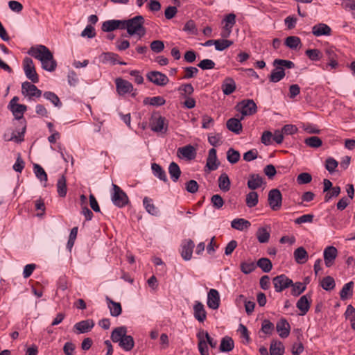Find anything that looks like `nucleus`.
Segmentation results:
<instances>
[{
    "label": "nucleus",
    "instance_id": "6e6552de",
    "mask_svg": "<svg viewBox=\"0 0 355 355\" xmlns=\"http://www.w3.org/2000/svg\"><path fill=\"white\" fill-rule=\"evenodd\" d=\"M272 283L276 292H282L293 285V281L285 275L275 277L272 279Z\"/></svg>",
    "mask_w": 355,
    "mask_h": 355
},
{
    "label": "nucleus",
    "instance_id": "3c124183",
    "mask_svg": "<svg viewBox=\"0 0 355 355\" xmlns=\"http://www.w3.org/2000/svg\"><path fill=\"white\" fill-rule=\"evenodd\" d=\"M44 97L51 101L55 106L61 107L62 103L59 97L52 92H45L43 94Z\"/></svg>",
    "mask_w": 355,
    "mask_h": 355
},
{
    "label": "nucleus",
    "instance_id": "680f3d73",
    "mask_svg": "<svg viewBox=\"0 0 355 355\" xmlns=\"http://www.w3.org/2000/svg\"><path fill=\"white\" fill-rule=\"evenodd\" d=\"M338 165V162L332 157H329L325 161V168L330 173L335 172Z\"/></svg>",
    "mask_w": 355,
    "mask_h": 355
},
{
    "label": "nucleus",
    "instance_id": "6ab92c4d",
    "mask_svg": "<svg viewBox=\"0 0 355 355\" xmlns=\"http://www.w3.org/2000/svg\"><path fill=\"white\" fill-rule=\"evenodd\" d=\"M195 244L191 239L185 240L182 245L181 256L185 261H189L192 257Z\"/></svg>",
    "mask_w": 355,
    "mask_h": 355
},
{
    "label": "nucleus",
    "instance_id": "2f4dec72",
    "mask_svg": "<svg viewBox=\"0 0 355 355\" xmlns=\"http://www.w3.org/2000/svg\"><path fill=\"white\" fill-rule=\"evenodd\" d=\"M231 182L227 173H222L218 178V187L224 192L230 189Z\"/></svg>",
    "mask_w": 355,
    "mask_h": 355
},
{
    "label": "nucleus",
    "instance_id": "0eeeda50",
    "mask_svg": "<svg viewBox=\"0 0 355 355\" xmlns=\"http://www.w3.org/2000/svg\"><path fill=\"white\" fill-rule=\"evenodd\" d=\"M268 202L273 211L279 210L282 205V195L278 189H272L268 192Z\"/></svg>",
    "mask_w": 355,
    "mask_h": 355
},
{
    "label": "nucleus",
    "instance_id": "a878e982",
    "mask_svg": "<svg viewBox=\"0 0 355 355\" xmlns=\"http://www.w3.org/2000/svg\"><path fill=\"white\" fill-rule=\"evenodd\" d=\"M270 355H283L285 347L283 343L277 340H272L270 345Z\"/></svg>",
    "mask_w": 355,
    "mask_h": 355
},
{
    "label": "nucleus",
    "instance_id": "603ef678",
    "mask_svg": "<svg viewBox=\"0 0 355 355\" xmlns=\"http://www.w3.org/2000/svg\"><path fill=\"white\" fill-rule=\"evenodd\" d=\"M305 54L312 61L320 60L322 57V52L317 49H307Z\"/></svg>",
    "mask_w": 355,
    "mask_h": 355
},
{
    "label": "nucleus",
    "instance_id": "c85d7f7f",
    "mask_svg": "<svg viewBox=\"0 0 355 355\" xmlns=\"http://www.w3.org/2000/svg\"><path fill=\"white\" fill-rule=\"evenodd\" d=\"M234 347L233 339L230 336H225L221 340L219 349L222 352H229L234 349Z\"/></svg>",
    "mask_w": 355,
    "mask_h": 355
},
{
    "label": "nucleus",
    "instance_id": "4d7b16f0",
    "mask_svg": "<svg viewBox=\"0 0 355 355\" xmlns=\"http://www.w3.org/2000/svg\"><path fill=\"white\" fill-rule=\"evenodd\" d=\"M152 202H153L152 199H150L148 197H145L143 200V203H144V205L146 211L150 214L156 215L157 213V208L155 207V205H153V203Z\"/></svg>",
    "mask_w": 355,
    "mask_h": 355
},
{
    "label": "nucleus",
    "instance_id": "4c0bfd02",
    "mask_svg": "<svg viewBox=\"0 0 355 355\" xmlns=\"http://www.w3.org/2000/svg\"><path fill=\"white\" fill-rule=\"evenodd\" d=\"M151 168L155 176L158 178L159 180L164 181V182H168V178L166 172L159 164L153 163L151 165Z\"/></svg>",
    "mask_w": 355,
    "mask_h": 355
},
{
    "label": "nucleus",
    "instance_id": "5701e85b",
    "mask_svg": "<svg viewBox=\"0 0 355 355\" xmlns=\"http://www.w3.org/2000/svg\"><path fill=\"white\" fill-rule=\"evenodd\" d=\"M331 33V28L323 23L318 24L312 27V33L317 37L322 35H330Z\"/></svg>",
    "mask_w": 355,
    "mask_h": 355
},
{
    "label": "nucleus",
    "instance_id": "37998d69",
    "mask_svg": "<svg viewBox=\"0 0 355 355\" xmlns=\"http://www.w3.org/2000/svg\"><path fill=\"white\" fill-rule=\"evenodd\" d=\"M119 20H107L103 23L102 31L104 32H111L119 28Z\"/></svg>",
    "mask_w": 355,
    "mask_h": 355
},
{
    "label": "nucleus",
    "instance_id": "bf43d9fd",
    "mask_svg": "<svg viewBox=\"0 0 355 355\" xmlns=\"http://www.w3.org/2000/svg\"><path fill=\"white\" fill-rule=\"evenodd\" d=\"M312 180V176L310 173L304 172L300 173L297 177V182L298 184H309Z\"/></svg>",
    "mask_w": 355,
    "mask_h": 355
},
{
    "label": "nucleus",
    "instance_id": "a18cd8bd",
    "mask_svg": "<svg viewBox=\"0 0 355 355\" xmlns=\"http://www.w3.org/2000/svg\"><path fill=\"white\" fill-rule=\"evenodd\" d=\"M285 45L291 49H296L302 44L301 40L297 36H288L286 38Z\"/></svg>",
    "mask_w": 355,
    "mask_h": 355
},
{
    "label": "nucleus",
    "instance_id": "c9c22d12",
    "mask_svg": "<svg viewBox=\"0 0 355 355\" xmlns=\"http://www.w3.org/2000/svg\"><path fill=\"white\" fill-rule=\"evenodd\" d=\"M57 191L60 197L63 198L67 195V179L64 175H62L57 182Z\"/></svg>",
    "mask_w": 355,
    "mask_h": 355
},
{
    "label": "nucleus",
    "instance_id": "4be33fe9",
    "mask_svg": "<svg viewBox=\"0 0 355 355\" xmlns=\"http://www.w3.org/2000/svg\"><path fill=\"white\" fill-rule=\"evenodd\" d=\"M219 164L220 162L217 160L216 150L215 148H211L207 159L206 167H207L209 171H215L218 168Z\"/></svg>",
    "mask_w": 355,
    "mask_h": 355
},
{
    "label": "nucleus",
    "instance_id": "a211bd4d",
    "mask_svg": "<svg viewBox=\"0 0 355 355\" xmlns=\"http://www.w3.org/2000/svg\"><path fill=\"white\" fill-rule=\"evenodd\" d=\"M220 305V295L217 290L211 288L207 294V306L214 310L217 309Z\"/></svg>",
    "mask_w": 355,
    "mask_h": 355
},
{
    "label": "nucleus",
    "instance_id": "f3484780",
    "mask_svg": "<svg viewBox=\"0 0 355 355\" xmlns=\"http://www.w3.org/2000/svg\"><path fill=\"white\" fill-rule=\"evenodd\" d=\"M177 155L178 157H183L188 160H192L195 159L196 156V150L193 146L187 145L178 149Z\"/></svg>",
    "mask_w": 355,
    "mask_h": 355
},
{
    "label": "nucleus",
    "instance_id": "423d86ee",
    "mask_svg": "<svg viewBox=\"0 0 355 355\" xmlns=\"http://www.w3.org/2000/svg\"><path fill=\"white\" fill-rule=\"evenodd\" d=\"M23 67L27 78L33 83H37L39 82V76L36 72L33 61L31 58L26 57L24 59Z\"/></svg>",
    "mask_w": 355,
    "mask_h": 355
},
{
    "label": "nucleus",
    "instance_id": "de8ad7c7",
    "mask_svg": "<svg viewBox=\"0 0 355 355\" xmlns=\"http://www.w3.org/2000/svg\"><path fill=\"white\" fill-rule=\"evenodd\" d=\"M10 110L17 119L23 118L24 113L26 111L27 107L23 104H15Z\"/></svg>",
    "mask_w": 355,
    "mask_h": 355
},
{
    "label": "nucleus",
    "instance_id": "72a5a7b5",
    "mask_svg": "<svg viewBox=\"0 0 355 355\" xmlns=\"http://www.w3.org/2000/svg\"><path fill=\"white\" fill-rule=\"evenodd\" d=\"M325 53L329 60L328 66L331 67V69H336L338 66V63L337 62V54L335 52V50L332 48H329L325 50Z\"/></svg>",
    "mask_w": 355,
    "mask_h": 355
},
{
    "label": "nucleus",
    "instance_id": "b1692460",
    "mask_svg": "<svg viewBox=\"0 0 355 355\" xmlns=\"http://www.w3.org/2000/svg\"><path fill=\"white\" fill-rule=\"evenodd\" d=\"M236 83L232 78L227 77L223 80L221 89L225 95H230L236 90Z\"/></svg>",
    "mask_w": 355,
    "mask_h": 355
},
{
    "label": "nucleus",
    "instance_id": "7c9ffc66",
    "mask_svg": "<svg viewBox=\"0 0 355 355\" xmlns=\"http://www.w3.org/2000/svg\"><path fill=\"white\" fill-rule=\"evenodd\" d=\"M226 24L224 28L227 30V33H221V36L224 38L229 37L231 33V28L236 23V15L234 13H230L226 15L225 19Z\"/></svg>",
    "mask_w": 355,
    "mask_h": 355
},
{
    "label": "nucleus",
    "instance_id": "774afa93",
    "mask_svg": "<svg viewBox=\"0 0 355 355\" xmlns=\"http://www.w3.org/2000/svg\"><path fill=\"white\" fill-rule=\"evenodd\" d=\"M274 324L268 320H264L261 325V331L266 334L270 335L274 330Z\"/></svg>",
    "mask_w": 355,
    "mask_h": 355
},
{
    "label": "nucleus",
    "instance_id": "49530a36",
    "mask_svg": "<svg viewBox=\"0 0 355 355\" xmlns=\"http://www.w3.org/2000/svg\"><path fill=\"white\" fill-rule=\"evenodd\" d=\"M257 266L264 272H269L272 268V262L268 258L259 259L257 262Z\"/></svg>",
    "mask_w": 355,
    "mask_h": 355
},
{
    "label": "nucleus",
    "instance_id": "a19ab883",
    "mask_svg": "<svg viewBox=\"0 0 355 355\" xmlns=\"http://www.w3.org/2000/svg\"><path fill=\"white\" fill-rule=\"evenodd\" d=\"M256 236L259 243H267L269 241L270 236V231L267 227H260L257 230Z\"/></svg>",
    "mask_w": 355,
    "mask_h": 355
},
{
    "label": "nucleus",
    "instance_id": "864d4df0",
    "mask_svg": "<svg viewBox=\"0 0 355 355\" xmlns=\"http://www.w3.org/2000/svg\"><path fill=\"white\" fill-rule=\"evenodd\" d=\"M304 143L309 147L311 148H319L322 144L321 139L316 136H312L306 138L304 140Z\"/></svg>",
    "mask_w": 355,
    "mask_h": 355
},
{
    "label": "nucleus",
    "instance_id": "79ce46f5",
    "mask_svg": "<svg viewBox=\"0 0 355 355\" xmlns=\"http://www.w3.org/2000/svg\"><path fill=\"white\" fill-rule=\"evenodd\" d=\"M231 226L234 229L242 231L248 228L250 226V223L243 218H236L232 221Z\"/></svg>",
    "mask_w": 355,
    "mask_h": 355
},
{
    "label": "nucleus",
    "instance_id": "09e8293b",
    "mask_svg": "<svg viewBox=\"0 0 355 355\" xmlns=\"http://www.w3.org/2000/svg\"><path fill=\"white\" fill-rule=\"evenodd\" d=\"M320 286L327 291H331L336 286L334 279L331 276H327L321 281Z\"/></svg>",
    "mask_w": 355,
    "mask_h": 355
},
{
    "label": "nucleus",
    "instance_id": "dca6fc26",
    "mask_svg": "<svg viewBox=\"0 0 355 355\" xmlns=\"http://www.w3.org/2000/svg\"><path fill=\"white\" fill-rule=\"evenodd\" d=\"M338 256V250L334 246H328L324 250V261L328 268L332 266Z\"/></svg>",
    "mask_w": 355,
    "mask_h": 355
},
{
    "label": "nucleus",
    "instance_id": "aec40b11",
    "mask_svg": "<svg viewBox=\"0 0 355 355\" xmlns=\"http://www.w3.org/2000/svg\"><path fill=\"white\" fill-rule=\"evenodd\" d=\"M276 329L281 338H286L289 336L291 326L285 318H281L276 324Z\"/></svg>",
    "mask_w": 355,
    "mask_h": 355
},
{
    "label": "nucleus",
    "instance_id": "13d9d810",
    "mask_svg": "<svg viewBox=\"0 0 355 355\" xmlns=\"http://www.w3.org/2000/svg\"><path fill=\"white\" fill-rule=\"evenodd\" d=\"M33 168L35 175L38 179H40L41 181H47V174L40 165L35 164Z\"/></svg>",
    "mask_w": 355,
    "mask_h": 355
},
{
    "label": "nucleus",
    "instance_id": "2eb2a0df",
    "mask_svg": "<svg viewBox=\"0 0 355 355\" xmlns=\"http://www.w3.org/2000/svg\"><path fill=\"white\" fill-rule=\"evenodd\" d=\"M265 184L266 182L263 178L259 174L252 173L249 175L247 185L250 190L254 191V190L261 187V186Z\"/></svg>",
    "mask_w": 355,
    "mask_h": 355
},
{
    "label": "nucleus",
    "instance_id": "0e129e2a",
    "mask_svg": "<svg viewBox=\"0 0 355 355\" xmlns=\"http://www.w3.org/2000/svg\"><path fill=\"white\" fill-rule=\"evenodd\" d=\"M215 62L209 59H204L198 64V67L202 70L212 69L215 67Z\"/></svg>",
    "mask_w": 355,
    "mask_h": 355
},
{
    "label": "nucleus",
    "instance_id": "7ed1b4c3",
    "mask_svg": "<svg viewBox=\"0 0 355 355\" xmlns=\"http://www.w3.org/2000/svg\"><path fill=\"white\" fill-rule=\"evenodd\" d=\"M144 18L141 15H137L128 19L126 25L128 35H137L139 38L144 37L146 33V28L144 26Z\"/></svg>",
    "mask_w": 355,
    "mask_h": 355
},
{
    "label": "nucleus",
    "instance_id": "8fccbe9b",
    "mask_svg": "<svg viewBox=\"0 0 355 355\" xmlns=\"http://www.w3.org/2000/svg\"><path fill=\"white\" fill-rule=\"evenodd\" d=\"M178 91L180 92V95L182 98H186V96H190L194 92L193 87L190 83H186L181 85Z\"/></svg>",
    "mask_w": 355,
    "mask_h": 355
},
{
    "label": "nucleus",
    "instance_id": "20e7f679",
    "mask_svg": "<svg viewBox=\"0 0 355 355\" xmlns=\"http://www.w3.org/2000/svg\"><path fill=\"white\" fill-rule=\"evenodd\" d=\"M112 191L111 199L114 205L123 207L129 203L127 194L118 185L112 184Z\"/></svg>",
    "mask_w": 355,
    "mask_h": 355
},
{
    "label": "nucleus",
    "instance_id": "cd10ccee",
    "mask_svg": "<svg viewBox=\"0 0 355 355\" xmlns=\"http://www.w3.org/2000/svg\"><path fill=\"white\" fill-rule=\"evenodd\" d=\"M106 301L108 304V307L110 311V314L113 317H118L121 314L122 308L119 302H116L109 297H106Z\"/></svg>",
    "mask_w": 355,
    "mask_h": 355
},
{
    "label": "nucleus",
    "instance_id": "4468645a",
    "mask_svg": "<svg viewBox=\"0 0 355 355\" xmlns=\"http://www.w3.org/2000/svg\"><path fill=\"white\" fill-rule=\"evenodd\" d=\"M116 91L119 95H124L133 91V86L131 83L121 78L115 80Z\"/></svg>",
    "mask_w": 355,
    "mask_h": 355
},
{
    "label": "nucleus",
    "instance_id": "e433bc0d",
    "mask_svg": "<svg viewBox=\"0 0 355 355\" xmlns=\"http://www.w3.org/2000/svg\"><path fill=\"white\" fill-rule=\"evenodd\" d=\"M353 282L345 284L340 292V297L341 300H345L351 297L353 295Z\"/></svg>",
    "mask_w": 355,
    "mask_h": 355
},
{
    "label": "nucleus",
    "instance_id": "9d476101",
    "mask_svg": "<svg viewBox=\"0 0 355 355\" xmlns=\"http://www.w3.org/2000/svg\"><path fill=\"white\" fill-rule=\"evenodd\" d=\"M94 325L95 323L92 319L81 320L74 324L73 330L76 334H85L90 331Z\"/></svg>",
    "mask_w": 355,
    "mask_h": 355
},
{
    "label": "nucleus",
    "instance_id": "473e14b6",
    "mask_svg": "<svg viewBox=\"0 0 355 355\" xmlns=\"http://www.w3.org/2000/svg\"><path fill=\"white\" fill-rule=\"evenodd\" d=\"M127 333L125 327H119L115 328L111 334V339L114 343H119Z\"/></svg>",
    "mask_w": 355,
    "mask_h": 355
},
{
    "label": "nucleus",
    "instance_id": "ddd939ff",
    "mask_svg": "<svg viewBox=\"0 0 355 355\" xmlns=\"http://www.w3.org/2000/svg\"><path fill=\"white\" fill-rule=\"evenodd\" d=\"M311 304V294L300 297L296 304L297 308L300 311V315H304L309 311Z\"/></svg>",
    "mask_w": 355,
    "mask_h": 355
},
{
    "label": "nucleus",
    "instance_id": "ea45409f",
    "mask_svg": "<svg viewBox=\"0 0 355 355\" xmlns=\"http://www.w3.org/2000/svg\"><path fill=\"white\" fill-rule=\"evenodd\" d=\"M166 100L160 96L154 97H146L144 99L143 103L144 105H150L153 106H161L164 105Z\"/></svg>",
    "mask_w": 355,
    "mask_h": 355
},
{
    "label": "nucleus",
    "instance_id": "393cba45",
    "mask_svg": "<svg viewBox=\"0 0 355 355\" xmlns=\"http://www.w3.org/2000/svg\"><path fill=\"white\" fill-rule=\"evenodd\" d=\"M243 119V117H241V119L236 118L228 119L226 123L227 129L235 134H239L242 131L241 120Z\"/></svg>",
    "mask_w": 355,
    "mask_h": 355
},
{
    "label": "nucleus",
    "instance_id": "6e6d98bb",
    "mask_svg": "<svg viewBox=\"0 0 355 355\" xmlns=\"http://www.w3.org/2000/svg\"><path fill=\"white\" fill-rule=\"evenodd\" d=\"M291 286L292 287L291 294L293 296H299L306 288L305 284H303V283L302 282H296L295 284L293 283V285H291Z\"/></svg>",
    "mask_w": 355,
    "mask_h": 355
},
{
    "label": "nucleus",
    "instance_id": "338daca9",
    "mask_svg": "<svg viewBox=\"0 0 355 355\" xmlns=\"http://www.w3.org/2000/svg\"><path fill=\"white\" fill-rule=\"evenodd\" d=\"M150 47L155 53H160L164 49V44L161 40H154L150 43Z\"/></svg>",
    "mask_w": 355,
    "mask_h": 355
},
{
    "label": "nucleus",
    "instance_id": "1a4fd4ad",
    "mask_svg": "<svg viewBox=\"0 0 355 355\" xmlns=\"http://www.w3.org/2000/svg\"><path fill=\"white\" fill-rule=\"evenodd\" d=\"M148 80L158 86H164L169 82L168 78L159 71H152L147 74Z\"/></svg>",
    "mask_w": 355,
    "mask_h": 355
},
{
    "label": "nucleus",
    "instance_id": "c756f323",
    "mask_svg": "<svg viewBox=\"0 0 355 355\" xmlns=\"http://www.w3.org/2000/svg\"><path fill=\"white\" fill-rule=\"evenodd\" d=\"M168 173L173 182H176L181 175V170L177 163L172 162L168 166Z\"/></svg>",
    "mask_w": 355,
    "mask_h": 355
},
{
    "label": "nucleus",
    "instance_id": "bb28decb",
    "mask_svg": "<svg viewBox=\"0 0 355 355\" xmlns=\"http://www.w3.org/2000/svg\"><path fill=\"white\" fill-rule=\"evenodd\" d=\"M293 256L295 261L299 264H302L308 260V253L304 247H299L295 250Z\"/></svg>",
    "mask_w": 355,
    "mask_h": 355
},
{
    "label": "nucleus",
    "instance_id": "f704fd0d",
    "mask_svg": "<svg viewBox=\"0 0 355 355\" xmlns=\"http://www.w3.org/2000/svg\"><path fill=\"white\" fill-rule=\"evenodd\" d=\"M103 62H110L112 64H119L121 65H125L126 63L125 62L119 60V55L112 52L103 53L102 54Z\"/></svg>",
    "mask_w": 355,
    "mask_h": 355
},
{
    "label": "nucleus",
    "instance_id": "58836bf2",
    "mask_svg": "<svg viewBox=\"0 0 355 355\" xmlns=\"http://www.w3.org/2000/svg\"><path fill=\"white\" fill-rule=\"evenodd\" d=\"M119 344L124 350L130 351L134 347L135 342L132 336L125 334Z\"/></svg>",
    "mask_w": 355,
    "mask_h": 355
},
{
    "label": "nucleus",
    "instance_id": "39448f33",
    "mask_svg": "<svg viewBox=\"0 0 355 355\" xmlns=\"http://www.w3.org/2000/svg\"><path fill=\"white\" fill-rule=\"evenodd\" d=\"M236 108L243 116L252 115L257 111V105L252 99H244L241 101L236 105Z\"/></svg>",
    "mask_w": 355,
    "mask_h": 355
},
{
    "label": "nucleus",
    "instance_id": "e2e57ef3",
    "mask_svg": "<svg viewBox=\"0 0 355 355\" xmlns=\"http://www.w3.org/2000/svg\"><path fill=\"white\" fill-rule=\"evenodd\" d=\"M240 268L244 274L248 275L256 269V265L254 262H242Z\"/></svg>",
    "mask_w": 355,
    "mask_h": 355
},
{
    "label": "nucleus",
    "instance_id": "f03ea898",
    "mask_svg": "<svg viewBox=\"0 0 355 355\" xmlns=\"http://www.w3.org/2000/svg\"><path fill=\"white\" fill-rule=\"evenodd\" d=\"M196 336L198 340V348L200 355H209L208 345L211 348L216 347L217 341L211 338L207 331L200 329Z\"/></svg>",
    "mask_w": 355,
    "mask_h": 355
},
{
    "label": "nucleus",
    "instance_id": "69168bd1",
    "mask_svg": "<svg viewBox=\"0 0 355 355\" xmlns=\"http://www.w3.org/2000/svg\"><path fill=\"white\" fill-rule=\"evenodd\" d=\"M198 182L193 180H191L185 184V189L190 193H196L198 191Z\"/></svg>",
    "mask_w": 355,
    "mask_h": 355
},
{
    "label": "nucleus",
    "instance_id": "412c9836",
    "mask_svg": "<svg viewBox=\"0 0 355 355\" xmlns=\"http://www.w3.org/2000/svg\"><path fill=\"white\" fill-rule=\"evenodd\" d=\"M195 318L200 322H203L207 318V312L202 302L196 301L193 306Z\"/></svg>",
    "mask_w": 355,
    "mask_h": 355
},
{
    "label": "nucleus",
    "instance_id": "9b49d317",
    "mask_svg": "<svg viewBox=\"0 0 355 355\" xmlns=\"http://www.w3.org/2000/svg\"><path fill=\"white\" fill-rule=\"evenodd\" d=\"M21 93L24 96H28L30 98L35 96L40 97L42 91L39 89L35 85L29 82H24L21 85Z\"/></svg>",
    "mask_w": 355,
    "mask_h": 355
},
{
    "label": "nucleus",
    "instance_id": "f8f14e48",
    "mask_svg": "<svg viewBox=\"0 0 355 355\" xmlns=\"http://www.w3.org/2000/svg\"><path fill=\"white\" fill-rule=\"evenodd\" d=\"M166 119L162 116H153L150 121L151 130L156 132H163L167 130V125H165Z\"/></svg>",
    "mask_w": 355,
    "mask_h": 355
},
{
    "label": "nucleus",
    "instance_id": "5fc2aeb1",
    "mask_svg": "<svg viewBox=\"0 0 355 355\" xmlns=\"http://www.w3.org/2000/svg\"><path fill=\"white\" fill-rule=\"evenodd\" d=\"M240 153L239 151L233 148H230L227 152V159L231 164H236L240 159Z\"/></svg>",
    "mask_w": 355,
    "mask_h": 355
},
{
    "label": "nucleus",
    "instance_id": "f257e3e1",
    "mask_svg": "<svg viewBox=\"0 0 355 355\" xmlns=\"http://www.w3.org/2000/svg\"><path fill=\"white\" fill-rule=\"evenodd\" d=\"M28 54L39 60L42 63V67L48 71H54L57 67V62L53 53L44 45L32 46L28 51Z\"/></svg>",
    "mask_w": 355,
    "mask_h": 355
},
{
    "label": "nucleus",
    "instance_id": "c03bdc74",
    "mask_svg": "<svg viewBox=\"0 0 355 355\" xmlns=\"http://www.w3.org/2000/svg\"><path fill=\"white\" fill-rule=\"evenodd\" d=\"M258 202L259 195L257 192L252 191L246 195L245 203L248 207L252 208L255 207L258 204Z\"/></svg>",
    "mask_w": 355,
    "mask_h": 355
},
{
    "label": "nucleus",
    "instance_id": "052dcab7",
    "mask_svg": "<svg viewBox=\"0 0 355 355\" xmlns=\"http://www.w3.org/2000/svg\"><path fill=\"white\" fill-rule=\"evenodd\" d=\"M233 44V42L228 40H216L215 48L217 51H223Z\"/></svg>",
    "mask_w": 355,
    "mask_h": 355
}]
</instances>
